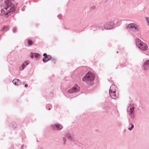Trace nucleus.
<instances>
[{"label":"nucleus","mask_w":149,"mask_h":149,"mask_svg":"<svg viewBox=\"0 0 149 149\" xmlns=\"http://www.w3.org/2000/svg\"><path fill=\"white\" fill-rule=\"evenodd\" d=\"M136 44L138 47L143 51H146L148 49V46L145 43L142 42L139 39L136 40Z\"/></svg>","instance_id":"3"},{"label":"nucleus","mask_w":149,"mask_h":149,"mask_svg":"<svg viewBox=\"0 0 149 149\" xmlns=\"http://www.w3.org/2000/svg\"><path fill=\"white\" fill-rule=\"evenodd\" d=\"M50 60L51 61V62H53L54 63H55V59L54 58H51Z\"/></svg>","instance_id":"15"},{"label":"nucleus","mask_w":149,"mask_h":149,"mask_svg":"<svg viewBox=\"0 0 149 149\" xmlns=\"http://www.w3.org/2000/svg\"><path fill=\"white\" fill-rule=\"evenodd\" d=\"M128 112L131 116V118H133L134 113V106L133 104H131L128 107Z\"/></svg>","instance_id":"5"},{"label":"nucleus","mask_w":149,"mask_h":149,"mask_svg":"<svg viewBox=\"0 0 149 149\" xmlns=\"http://www.w3.org/2000/svg\"><path fill=\"white\" fill-rule=\"evenodd\" d=\"M110 96L112 98L115 99L116 98L118 97L119 96L118 94L116 93H109Z\"/></svg>","instance_id":"9"},{"label":"nucleus","mask_w":149,"mask_h":149,"mask_svg":"<svg viewBox=\"0 0 149 149\" xmlns=\"http://www.w3.org/2000/svg\"><path fill=\"white\" fill-rule=\"evenodd\" d=\"M28 42L29 45H32L33 43V42L30 40H28Z\"/></svg>","instance_id":"14"},{"label":"nucleus","mask_w":149,"mask_h":149,"mask_svg":"<svg viewBox=\"0 0 149 149\" xmlns=\"http://www.w3.org/2000/svg\"><path fill=\"white\" fill-rule=\"evenodd\" d=\"M79 87L77 85L74 86L73 88L70 89L68 91V92L70 93L75 92L79 91Z\"/></svg>","instance_id":"6"},{"label":"nucleus","mask_w":149,"mask_h":149,"mask_svg":"<svg viewBox=\"0 0 149 149\" xmlns=\"http://www.w3.org/2000/svg\"><path fill=\"white\" fill-rule=\"evenodd\" d=\"M46 58H43L42 59V61H43L45 63L47 61V60H46Z\"/></svg>","instance_id":"19"},{"label":"nucleus","mask_w":149,"mask_h":149,"mask_svg":"<svg viewBox=\"0 0 149 149\" xmlns=\"http://www.w3.org/2000/svg\"><path fill=\"white\" fill-rule=\"evenodd\" d=\"M131 127H129L128 128V129L130 130H131L133 128L134 126V125L132 124H131Z\"/></svg>","instance_id":"16"},{"label":"nucleus","mask_w":149,"mask_h":149,"mask_svg":"<svg viewBox=\"0 0 149 149\" xmlns=\"http://www.w3.org/2000/svg\"><path fill=\"white\" fill-rule=\"evenodd\" d=\"M112 27V25H110V26L109 27H107L106 26V25H105V28L107 29H110L111 27Z\"/></svg>","instance_id":"17"},{"label":"nucleus","mask_w":149,"mask_h":149,"mask_svg":"<svg viewBox=\"0 0 149 149\" xmlns=\"http://www.w3.org/2000/svg\"><path fill=\"white\" fill-rule=\"evenodd\" d=\"M34 57H35L36 60H38L40 57V55L38 53H34Z\"/></svg>","instance_id":"13"},{"label":"nucleus","mask_w":149,"mask_h":149,"mask_svg":"<svg viewBox=\"0 0 149 149\" xmlns=\"http://www.w3.org/2000/svg\"><path fill=\"white\" fill-rule=\"evenodd\" d=\"M47 56H49V58H46V59H47V61H48V60H50V59L51 58V57L50 56H49V55H48Z\"/></svg>","instance_id":"20"},{"label":"nucleus","mask_w":149,"mask_h":149,"mask_svg":"<svg viewBox=\"0 0 149 149\" xmlns=\"http://www.w3.org/2000/svg\"><path fill=\"white\" fill-rule=\"evenodd\" d=\"M30 56L32 58H33L34 57V53H31Z\"/></svg>","instance_id":"22"},{"label":"nucleus","mask_w":149,"mask_h":149,"mask_svg":"<svg viewBox=\"0 0 149 149\" xmlns=\"http://www.w3.org/2000/svg\"><path fill=\"white\" fill-rule=\"evenodd\" d=\"M54 130H56V128H57V130H61L62 128V126L59 124H56L54 125L53 126Z\"/></svg>","instance_id":"10"},{"label":"nucleus","mask_w":149,"mask_h":149,"mask_svg":"<svg viewBox=\"0 0 149 149\" xmlns=\"http://www.w3.org/2000/svg\"><path fill=\"white\" fill-rule=\"evenodd\" d=\"M65 139V138H63L64 141Z\"/></svg>","instance_id":"25"},{"label":"nucleus","mask_w":149,"mask_h":149,"mask_svg":"<svg viewBox=\"0 0 149 149\" xmlns=\"http://www.w3.org/2000/svg\"><path fill=\"white\" fill-rule=\"evenodd\" d=\"M148 25L149 26V22L148 23Z\"/></svg>","instance_id":"24"},{"label":"nucleus","mask_w":149,"mask_h":149,"mask_svg":"<svg viewBox=\"0 0 149 149\" xmlns=\"http://www.w3.org/2000/svg\"><path fill=\"white\" fill-rule=\"evenodd\" d=\"M29 63V62L28 61H26L25 62L22 64L20 68V70H23L24 68Z\"/></svg>","instance_id":"11"},{"label":"nucleus","mask_w":149,"mask_h":149,"mask_svg":"<svg viewBox=\"0 0 149 149\" xmlns=\"http://www.w3.org/2000/svg\"><path fill=\"white\" fill-rule=\"evenodd\" d=\"M127 27L133 31H137L139 29V28L137 26L133 23L129 24Z\"/></svg>","instance_id":"4"},{"label":"nucleus","mask_w":149,"mask_h":149,"mask_svg":"<svg viewBox=\"0 0 149 149\" xmlns=\"http://www.w3.org/2000/svg\"><path fill=\"white\" fill-rule=\"evenodd\" d=\"M13 83L16 85H18L20 84V81L19 80L17 79H14L13 81Z\"/></svg>","instance_id":"12"},{"label":"nucleus","mask_w":149,"mask_h":149,"mask_svg":"<svg viewBox=\"0 0 149 149\" xmlns=\"http://www.w3.org/2000/svg\"><path fill=\"white\" fill-rule=\"evenodd\" d=\"M95 78V74L90 72H88L82 78V81L88 85H91L93 83Z\"/></svg>","instance_id":"1"},{"label":"nucleus","mask_w":149,"mask_h":149,"mask_svg":"<svg viewBox=\"0 0 149 149\" xmlns=\"http://www.w3.org/2000/svg\"><path fill=\"white\" fill-rule=\"evenodd\" d=\"M116 87L114 85H112L110 87L109 89V93H116Z\"/></svg>","instance_id":"8"},{"label":"nucleus","mask_w":149,"mask_h":149,"mask_svg":"<svg viewBox=\"0 0 149 149\" xmlns=\"http://www.w3.org/2000/svg\"><path fill=\"white\" fill-rule=\"evenodd\" d=\"M28 86V85L27 84H25V87H27Z\"/></svg>","instance_id":"23"},{"label":"nucleus","mask_w":149,"mask_h":149,"mask_svg":"<svg viewBox=\"0 0 149 149\" xmlns=\"http://www.w3.org/2000/svg\"><path fill=\"white\" fill-rule=\"evenodd\" d=\"M43 56H45L44 58H49V56H47V54L46 53H45L43 54Z\"/></svg>","instance_id":"18"},{"label":"nucleus","mask_w":149,"mask_h":149,"mask_svg":"<svg viewBox=\"0 0 149 149\" xmlns=\"http://www.w3.org/2000/svg\"><path fill=\"white\" fill-rule=\"evenodd\" d=\"M146 19L148 23L149 22V18L148 17H146Z\"/></svg>","instance_id":"21"},{"label":"nucleus","mask_w":149,"mask_h":149,"mask_svg":"<svg viewBox=\"0 0 149 149\" xmlns=\"http://www.w3.org/2000/svg\"><path fill=\"white\" fill-rule=\"evenodd\" d=\"M143 67L145 70H149V60H146L145 61Z\"/></svg>","instance_id":"7"},{"label":"nucleus","mask_w":149,"mask_h":149,"mask_svg":"<svg viewBox=\"0 0 149 149\" xmlns=\"http://www.w3.org/2000/svg\"><path fill=\"white\" fill-rule=\"evenodd\" d=\"M15 10L14 5L10 2L6 4L4 8L1 10L2 13L5 15H8V13L14 11Z\"/></svg>","instance_id":"2"}]
</instances>
